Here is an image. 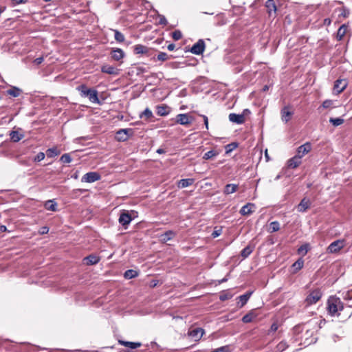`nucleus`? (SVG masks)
<instances>
[{"mask_svg":"<svg viewBox=\"0 0 352 352\" xmlns=\"http://www.w3.org/2000/svg\"><path fill=\"white\" fill-rule=\"evenodd\" d=\"M254 250V247H252L250 245H248L246 246L245 248H243L241 252V256L243 258H245L247 257H248L250 254Z\"/></svg>","mask_w":352,"mask_h":352,"instance_id":"nucleus-37","label":"nucleus"},{"mask_svg":"<svg viewBox=\"0 0 352 352\" xmlns=\"http://www.w3.org/2000/svg\"><path fill=\"white\" fill-rule=\"evenodd\" d=\"M347 86V82L345 79H338L336 80L333 86V91L337 94L343 91Z\"/></svg>","mask_w":352,"mask_h":352,"instance_id":"nucleus-10","label":"nucleus"},{"mask_svg":"<svg viewBox=\"0 0 352 352\" xmlns=\"http://www.w3.org/2000/svg\"><path fill=\"white\" fill-rule=\"evenodd\" d=\"M194 182V179L188 178V179H182L179 181L178 186L179 188H186L190 185H192Z\"/></svg>","mask_w":352,"mask_h":352,"instance_id":"nucleus-34","label":"nucleus"},{"mask_svg":"<svg viewBox=\"0 0 352 352\" xmlns=\"http://www.w3.org/2000/svg\"><path fill=\"white\" fill-rule=\"evenodd\" d=\"M278 326L276 323H273L272 325H271V327L269 330V334L271 333H274L275 331H276L278 330Z\"/></svg>","mask_w":352,"mask_h":352,"instance_id":"nucleus-55","label":"nucleus"},{"mask_svg":"<svg viewBox=\"0 0 352 352\" xmlns=\"http://www.w3.org/2000/svg\"><path fill=\"white\" fill-rule=\"evenodd\" d=\"M344 119L341 118H331L329 119V122L332 124L334 126H338L344 123Z\"/></svg>","mask_w":352,"mask_h":352,"instance_id":"nucleus-42","label":"nucleus"},{"mask_svg":"<svg viewBox=\"0 0 352 352\" xmlns=\"http://www.w3.org/2000/svg\"><path fill=\"white\" fill-rule=\"evenodd\" d=\"M323 320H320V323L316 319L310 320L308 322L302 325H296L294 328V332L296 334H299L301 332L305 331L300 338L304 340V344L309 345L311 343L315 342L316 338H314V334L316 331L317 328H321V324Z\"/></svg>","mask_w":352,"mask_h":352,"instance_id":"nucleus-1","label":"nucleus"},{"mask_svg":"<svg viewBox=\"0 0 352 352\" xmlns=\"http://www.w3.org/2000/svg\"><path fill=\"white\" fill-rule=\"evenodd\" d=\"M131 131V129H122L116 133V139L120 142L126 141L128 139L129 132Z\"/></svg>","mask_w":352,"mask_h":352,"instance_id":"nucleus-14","label":"nucleus"},{"mask_svg":"<svg viewBox=\"0 0 352 352\" xmlns=\"http://www.w3.org/2000/svg\"><path fill=\"white\" fill-rule=\"evenodd\" d=\"M45 155L43 152H39L34 158V162H39L45 159Z\"/></svg>","mask_w":352,"mask_h":352,"instance_id":"nucleus-50","label":"nucleus"},{"mask_svg":"<svg viewBox=\"0 0 352 352\" xmlns=\"http://www.w3.org/2000/svg\"><path fill=\"white\" fill-rule=\"evenodd\" d=\"M302 162L300 155H296L287 162V166L289 168H295L298 167Z\"/></svg>","mask_w":352,"mask_h":352,"instance_id":"nucleus-20","label":"nucleus"},{"mask_svg":"<svg viewBox=\"0 0 352 352\" xmlns=\"http://www.w3.org/2000/svg\"><path fill=\"white\" fill-rule=\"evenodd\" d=\"M322 297L320 289H316L310 292L305 299L307 305L316 304Z\"/></svg>","mask_w":352,"mask_h":352,"instance_id":"nucleus-5","label":"nucleus"},{"mask_svg":"<svg viewBox=\"0 0 352 352\" xmlns=\"http://www.w3.org/2000/svg\"><path fill=\"white\" fill-rule=\"evenodd\" d=\"M172 37L175 41H179L182 37V34L180 30H175L172 33Z\"/></svg>","mask_w":352,"mask_h":352,"instance_id":"nucleus-49","label":"nucleus"},{"mask_svg":"<svg viewBox=\"0 0 352 352\" xmlns=\"http://www.w3.org/2000/svg\"><path fill=\"white\" fill-rule=\"evenodd\" d=\"M141 118H144L146 121L151 120L153 118V114L151 110L148 108H146L144 111L140 114Z\"/></svg>","mask_w":352,"mask_h":352,"instance_id":"nucleus-35","label":"nucleus"},{"mask_svg":"<svg viewBox=\"0 0 352 352\" xmlns=\"http://www.w3.org/2000/svg\"><path fill=\"white\" fill-rule=\"evenodd\" d=\"M101 178L100 175L97 172H89L85 174L82 178L81 182L85 183H93L100 180Z\"/></svg>","mask_w":352,"mask_h":352,"instance_id":"nucleus-7","label":"nucleus"},{"mask_svg":"<svg viewBox=\"0 0 352 352\" xmlns=\"http://www.w3.org/2000/svg\"><path fill=\"white\" fill-rule=\"evenodd\" d=\"M236 144H228L227 147H230L229 150L227 151V152L228 151H230L232 148H232H236Z\"/></svg>","mask_w":352,"mask_h":352,"instance_id":"nucleus-63","label":"nucleus"},{"mask_svg":"<svg viewBox=\"0 0 352 352\" xmlns=\"http://www.w3.org/2000/svg\"><path fill=\"white\" fill-rule=\"evenodd\" d=\"M236 144H228L227 147H230L229 150L227 151V152L228 151H230L232 148H232H236Z\"/></svg>","mask_w":352,"mask_h":352,"instance_id":"nucleus-64","label":"nucleus"},{"mask_svg":"<svg viewBox=\"0 0 352 352\" xmlns=\"http://www.w3.org/2000/svg\"><path fill=\"white\" fill-rule=\"evenodd\" d=\"M175 47V44H173V43H170V44H169V45L167 46V49H168L169 51H173V50H174Z\"/></svg>","mask_w":352,"mask_h":352,"instance_id":"nucleus-61","label":"nucleus"},{"mask_svg":"<svg viewBox=\"0 0 352 352\" xmlns=\"http://www.w3.org/2000/svg\"><path fill=\"white\" fill-rule=\"evenodd\" d=\"M201 116L203 118L204 122L206 126V129L208 130V118L205 115H201Z\"/></svg>","mask_w":352,"mask_h":352,"instance_id":"nucleus-57","label":"nucleus"},{"mask_svg":"<svg viewBox=\"0 0 352 352\" xmlns=\"http://www.w3.org/2000/svg\"><path fill=\"white\" fill-rule=\"evenodd\" d=\"M43 60H44L43 57L41 56V57H38V58H36V59H34V63L38 65L41 64L43 62Z\"/></svg>","mask_w":352,"mask_h":352,"instance_id":"nucleus-56","label":"nucleus"},{"mask_svg":"<svg viewBox=\"0 0 352 352\" xmlns=\"http://www.w3.org/2000/svg\"><path fill=\"white\" fill-rule=\"evenodd\" d=\"M217 153L216 151H214V150H210L208 152H206V153H204V156H203V159L204 160H210L211 159L212 157L217 155Z\"/></svg>","mask_w":352,"mask_h":352,"instance_id":"nucleus-44","label":"nucleus"},{"mask_svg":"<svg viewBox=\"0 0 352 352\" xmlns=\"http://www.w3.org/2000/svg\"><path fill=\"white\" fill-rule=\"evenodd\" d=\"M60 161L63 163H70L72 161V159L70 154L65 153L60 157Z\"/></svg>","mask_w":352,"mask_h":352,"instance_id":"nucleus-46","label":"nucleus"},{"mask_svg":"<svg viewBox=\"0 0 352 352\" xmlns=\"http://www.w3.org/2000/svg\"><path fill=\"white\" fill-rule=\"evenodd\" d=\"M118 342L124 346L129 347L130 349H134L140 347L142 344L140 342H133L124 340H119Z\"/></svg>","mask_w":352,"mask_h":352,"instance_id":"nucleus-33","label":"nucleus"},{"mask_svg":"<svg viewBox=\"0 0 352 352\" xmlns=\"http://www.w3.org/2000/svg\"><path fill=\"white\" fill-rule=\"evenodd\" d=\"M101 72L104 74H108L111 75H118L119 74V69L116 67L109 65H104L101 67Z\"/></svg>","mask_w":352,"mask_h":352,"instance_id":"nucleus-17","label":"nucleus"},{"mask_svg":"<svg viewBox=\"0 0 352 352\" xmlns=\"http://www.w3.org/2000/svg\"><path fill=\"white\" fill-rule=\"evenodd\" d=\"M176 235V233L173 230H168L165 232L164 233L162 234L160 236V239L161 241L163 243H166L170 240H171Z\"/></svg>","mask_w":352,"mask_h":352,"instance_id":"nucleus-23","label":"nucleus"},{"mask_svg":"<svg viewBox=\"0 0 352 352\" xmlns=\"http://www.w3.org/2000/svg\"><path fill=\"white\" fill-rule=\"evenodd\" d=\"M236 144H228L227 147H230L229 150L227 151V152L228 151H230L232 148H232H236Z\"/></svg>","mask_w":352,"mask_h":352,"instance_id":"nucleus-62","label":"nucleus"},{"mask_svg":"<svg viewBox=\"0 0 352 352\" xmlns=\"http://www.w3.org/2000/svg\"><path fill=\"white\" fill-rule=\"evenodd\" d=\"M132 219L133 218L129 212H123L120 214L118 221L125 229H126Z\"/></svg>","mask_w":352,"mask_h":352,"instance_id":"nucleus-9","label":"nucleus"},{"mask_svg":"<svg viewBox=\"0 0 352 352\" xmlns=\"http://www.w3.org/2000/svg\"><path fill=\"white\" fill-rule=\"evenodd\" d=\"M258 314H256L255 310H251L247 314H245L242 318V322L244 323H249L252 322L255 318H256Z\"/></svg>","mask_w":352,"mask_h":352,"instance_id":"nucleus-22","label":"nucleus"},{"mask_svg":"<svg viewBox=\"0 0 352 352\" xmlns=\"http://www.w3.org/2000/svg\"><path fill=\"white\" fill-rule=\"evenodd\" d=\"M168 21L166 19V17L164 15H160L159 16V24L166 25H167Z\"/></svg>","mask_w":352,"mask_h":352,"instance_id":"nucleus-54","label":"nucleus"},{"mask_svg":"<svg viewBox=\"0 0 352 352\" xmlns=\"http://www.w3.org/2000/svg\"><path fill=\"white\" fill-rule=\"evenodd\" d=\"M205 50V42L203 39H199L196 43H195L190 52L196 55L201 54Z\"/></svg>","mask_w":352,"mask_h":352,"instance_id":"nucleus-8","label":"nucleus"},{"mask_svg":"<svg viewBox=\"0 0 352 352\" xmlns=\"http://www.w3.org/2000/svg\"><path fill=\"white\" fill-rule=\"evenodd\" d=\"M21 90L16 87H12L11 89L7 91V94L13 97H18L21 94Z\"/></svg>","mask_w":352,"mask_h":352,"instance_id":"nucleus-40","label":"nucleus"},{"mask_svg":"<svg viewBox=\"0 0 352 352\" xmlns=\"http://www.w3.org/2000/svg\"><path fill=\"white\" fill-rule=\"evenodd\" d=\"M138 276V272L134 270H128L124 274V276L126 279H131L137 277Z\"/></svg>","mask_w":352,"mask_h":352,"instance_id":"nucleus-38","label":"nucleus"},{"mask_svg":"<svg viewBox=\"0 0 352 352\" xmlns=\"http://www.w3.org/2000/svg\"><path fill=\"white\" fill-rule=\"evenodd\" d=\"M255 208V205L252 203H248L245 206H243L240 210V214L243 216L249 215L254 212V208Z\"/></svg>","mask_w":352,"mask_h":352,"instance_id":"nucleus-21","label":"nucleus"},{"mask_svg":"<svg viewBox=\"0 0 352 352\" xmlns=\"http://www.w3.org/2000/svg\"><path fill=\"white\" fill-rule=\"evenodd\" d=\"M45 208L47 210H50L52 212L57 211V203L54 199H50L45 202L44 204Z\"/></svg>","mask_w":352,"mask_h":352,"instance_id":"nucleus-26","label":"nucleus"},{"mask_svg":"<svg viewBox=\"0 0 352 352\" xmlns=\"http://www.w3.org/2000/svg\"><path fill=\"white\" fill-rule=\"evenodd\" d=\"M60 151L56 147H52L47 149L46 155L47 157L52 158L55 156L58 155Z\"/></svg>","mask_w":352,"mask_h":352,"instance_id":"nucleus-36","label":"nucleus"},{"mask_svg":"<svg viewBox=\"0 0 352 352\" xmlns=\"http://www.w3.org/2000/svg\"><path fill=\"white\" fill-rule=\"evenodd\" d=\"M156 113L158 116H166L169 114V107L166 104L158 105L156 107Z\"/></svg>","mask_w":352,"mask_h":352,"instance_id":"nucleus-24","label":"nucleus"},{"mask_svg":"<svg viewBox=\"0 0 352 352\" xmlns=\"http://www.w3.org/2000/svg\"><path fill=\"white\" fill-rule=\"evenodd\" d=\"M233 296V294L229 292V291H223L220 293L219 295V300L221 301H226L227 300H229L232 298Z\"/></svg>","mask_w":352,"mask_h":352,"instance_id":"nucleus-39","label":"nucleus"},{"mask_svg":"<svg viewBox=\"0 0 352 352\" xmlns=\"http://www.w3.org/2000/svg\"><path fill=\"white\" fill-rule=\"evenodd\" d=\"M311 205L309 199L306 197L303 198L300 204L297 206V210L300 212H305Z\"/></svg>","mask_w":352,"mask_h":352,"instance_id":"nucleus-18","label":"nucleus"},{"mask_svg":"<svg viewBox=\"0 0 352 352\" xmlns=\"http://www.w3.org/2000/svg\"><path fill=\"white\" fill-rule=\"evenodd\" d=\"M204 331L202 328H195L188 332V335L194 339V340L197 341L201 339L203 336Z\"/></svg>","mask_w":352,"mask_h":352,"instance_id":"nucleus-16","label":"nucleus"},{"mask_svg":"<svg viewBox=\"0 0 352 352\" xmlns=\"http://www.w3.org/2000/svg\"><path fill=\"white\" fill-rule=\"evenodd\" d=\"M238 189V185L234 184H228L226 185L223 193L226 195H230L235 192Z\"/></svg>","mask_w":352,"mask_h":352,"instance_id":"nucleus-31","label":"nucleus"},{"mask_svg":"<svg viewBox=\"0 0 352 352\" xmlns=\"http://www.w3.org/2000/svg\"><path fill=\"white\" fill-rule=\"evenodd\" d=\"M343 308V303L340 298L330 297L329 298L327 301V310L331 316L339 315V311H342Z\"/></svg>","mask_w":352,"mask_h":352,"instance_id":"nucleus-2","label":"nucleus"},{"mask_svg":"<svg viewBox=\"0 0 352 352\" xmlns=\"http://www.w3.org/2000/svg\"><path fill=\"white\" fill-rule=\"evenodd\" d=\"M10 137L12 142H18L23 138L24 135L23 133H20L17 131H11L10 133Z\"/></svg>","mask_w":352,"mask_h":352,"instance_id":"nucleus-30","label":"nucleus"},{"mask_svg":"<svg viewBox=\"0 0 352 352\" xmlns=\"http://www.w3.org/2000/svg\"><path fill=\"white\" fill-rule=\"evenodd\" d=\"M76 89L80 92L82 96L88 97L92 103L100 104L98 91L96 89H88L85 85H79Z\"/></svg>","mask_w":352,"mask_h":352,"instance_id":"nucleus-3","label":"nucleus"},{"mask_svg":"<svg viewBox=\"0 0 352 352\" xmlns=\"http://www.w3.org/2000/svg\"><path fill=\"white\" fill-rule=\"evenodd\" d=\"M331 20L330 19L327 18V19H324L323 23L324 25L329 26L331 25Z\"/></svg>","mask_w":352,"mask_h":352,"instance_id":"nucleus-59","label":"nucleus"},{"mask_svg":"<svg viewBox=\"0 0 352 352\" xmlns=\"http://www.w3.org/2000/svg\"><path fill=\"white\" fill-rule=\"evenodd\" d=\"M342 296L346 302L347 306L352 307V289L342 292Z\"/></svg>","mask_w":352,"mask_h":352,"instance_id":"nucleus-25","label":"nucleus"},{"mask_svg":"<svg viewBox=\"0 0 352 352\" xmlns=\"http://www.w3.org/2000/svg\"><path fill=\"white\" fill-rule=\"evenodd\" d=\"M333 105V101L331 100H325L322 104V106L319 107L320 109L322 107L323 109H328L331 107Z\"/></svg>","mask_w":352,"mask_h":352,"instance_id":"nucleus-47","label":"nucleus"},{"mask_svg":"<svg viewBox=\"0 0 352 352\" xmlns=\"http://www.w3.org/2000/svg\"><path fill=\"white\" fill-rule=\"evenodd\" d=\"M270 229L271 232L278 231L280 229V223L276 221L271 222L270 225Z\"/></svg>","mask_w":352,"mask_h":352,"instance_id":"nucleus-43","label":"nucleus"},{"mask_svg":"<svg viewBox=\"0 0 352 352\" xmlns=\"http://www.w3.org/2000/svg\"><path fill=\"white\" fill-rule=\"evenodd\" d=\"M344 246V240H336L332 242L327 248V252L333 254L338 252L340 250H342Z\"/></svg>","mask_w":352,"mask_h":352,"instance_id":"nucleus-6","label":"nucleus"},{"mask_svg":"<svg viewBox=\"0 0 352 352\" xmlns=\"http://www.w3.org/2000/svg\"><path fill=\"white\" fill-rule=\"evenodd\" d=\"M221 233V230H214L212 233V236L213 238H216L217 236H219Z\"/></svg>","mask_w":352,"mask_h":352,"instance_id":"nucleus-58","label":"nucleus"},{"mask_svg":"<svg viewBox=\"0 0 352 352\" xmlns=\"http://www.w3.org/2000/svg\"><path fill=\"white\" fill-rule=\"evenodd\" d=\"M156 58L160 61H165L169 59L170 56L166 52H160Z\"/></svg>","mask_w":352,"mask_h":352,"instance_id":"nucleus-45","label":"nucleus"},{"mask_svg":"<svg viewBox=\"0 0 352 352\" xmlns=\"http://www.w3.org/2000/svg\"><path fill=\"white\" fill-rule=\"evenodd\" d=\"M250 111L248 109H245L241 114L231 113L228 116L229 120L232 123L237 124H242L245 122V116L249 115Z\"/></svg>","mask_w":352,"mask_h":352,"instance_id":"nucleus-4","label":"nucleus"},{"mask_svg":"<svg viewBox=\"0 0 352 352\" xmlns=\"http://www.w3.org/2000/svg\"><path fill=\"white\" fill-rule=\"evenodd\" d=\"M281 119L282 120L287 123L288 122L293 115V112L289 111V107L285 106L281 109Z\"/></svg>","mask_w":352,"mask_h":352,"instance_id":"nucleus-13","label":"nucleus"},{"mask_svg":"<svg viewBox=\"0 0 352 352\" xmlns=\"http://www.w3.org/2000/svg\"><path fill=\"white\" fill-rule=\"evenodd\" d=\"M133 51L135 54H144L148 52V48L143 45H135L133 47Z\"/></svg>","mask_w":352,"mask_h":352,"instance_id":"nucleus-29","label":"nucleus"},{"mask_svg":"<svg viewBox=\"0 0 352 352\" xmlns=\"http://www.w3.org/2000/svg\"><path fill=\"white\" fill-rule=\"evenodd\" d=\"M292 267L295 268L296 270H300L303 267V261L298 259L292 265Z\"/></svg>","mask_w":352,"mask_h":352,"instance_id":"nucleus-48","label":"nucleus"},{"mask_svg":"<svg viewBox=\"0 0 352 352\" xmlns=\"http://www.w3.org/2000/svg\"><path fill=\"white\" fill-rule=\"evenodd\" d=\"M265 7L267 8V12L270 15H272V14H274V16L276 15L277 6L274 0H267Z\"/></svg>","mask_w":352,"mask_h":352,"instance_id":"nucleus-19","label":"nucleus"},{"mask_svg":"<svg viewBox=\"0 0 352 352\" xmlns=\"http://www.w3.org/2000/svg\"><path fill=\"white\" fill-rule=\"evenodd\" d=\"M212 352H230L229 346H223L219 348H217L212 351Z\"/></svg>","mask_w":352,"mask_h":352,"instance_id":"nucleus-51","label":"nucleus"},{"mask_svg":"<svg viewBox=\"0 0 352 352\" xmlns=\"http://www.w3.org/2000/svg\"><path fill=\"white\" fill-rule=\"evenodd\" d=\"M28 0H11L12 5L16 6L19 4L26 3Z\"/></svg>","mask_w":352,"mask_h":352,"instance_id":"nucleus-53","label":"nucleus"},{"mask_svg":"<svg viewBox=\"0 0 352 352\" xmlns=\"http://www.w3.org/2000/svg\"><path fill=\"white\" fill-rule=\"evenodd\" d=\"M350 14V11L346 8H342L340 15L344 18H347Z\"/></svg>","mask_w":352,"mask_h":352,"instance_id":"nucleus-52","label":"nucleus"},{"mask_svg":"<svg viewBox=\"0 0 352 352\" xmlns=\"http://www.w3.org/2000/svg\"><path fill=\"white\" fill-rule=\"evenodd\" d=\"M347 30L348 25H346V24H343L339 28L336 36L338 41H341L343 38V37L346 33Z\"/></svg>","mask_w":352,"mask_h":352,"instance_id":"nucleus-32","label":"nucleus"},{"mask_svg":"<svg viewBox=\"0 0 352 352\" xmlns=\"http://www.w3.org/2000/svg\"><path fill=\"white\" fill-rule=\"evenodd\" d=\"M311 149V145L309 142H306L305 144L300 146L297 149V155H300V159L308 153Z\"/></svg>","mask_w":352,"mask_h":352,"instance_id":"nucleus-15","label":"nucleus"},{"mask_svg":"<svg viewBox=\"0 0 352 352\" xmlns=\"http://www.w3.org/2000/svg\"><path fill=\"white\" fill-rule=\"evenodd\" d=\"M111 56L114 60L119 61L125 56V53L120 48H113L111 52Z\"/></svg>","mask_w":352,"mask_h":352,"instance_id":"nucleus-12","label":"nucleus"},{"mask_svg":"<svg viewBox=\"0 0 352 352\" xmlns=\"http://www.w3.org/2000/svg\"><path fill=\"white\" fill-rule=\"evenodd\" d=\"M192 118L187 113H180L177 116L176 122L181 125H187L192 122Z\"/></svg>","mask_w":352,"mask_h":352,"instance_id":"nucleus-11","label":"nucleus"},{"mask_svg":"<svg viewBox=\"0 0 352 352\" xmlns=\"http://www.w3.org/2000/svg\"><path fill=\"white\" fill-rule=\"evenodd\" d=\"M84 261H85V263L87 265H95V264H97L100 261V258L98 256L91 254V255L86 256L84 258Z\"/></svg>","mask_w":352,"mask_h":352,"instance_id":"nucleus-28","label":"nucleus"},{"mask_svg":"<svg viewBox=\"0 0 352 352\" xmlns=\"http://www.w3.org/2000/svg\"><path fill=\"white\" fill-rule=\"evenodd\" d=\"M112 30L114 32V38L116 41H118V43H122L124 41V39H125L124 35L122 32H120L118 30Z\"/></svg>","mask_w":352,"mask_h":352,"instance_id":"nucleus-41","label":"nucleus"},{"mask_svg":"<svg viewBox=\"0 0 352 352\" xmlns=\"http://www.w3.org/2000/svg\"><path fill=\"white\" fill-rule=\"evenodd\" d=\"M49 232V228L47 227H43L41 230V234H46Z\"/></svg>","mask_w":352,"mask_h":352,"instance_id":"nucleus-60","label":"nucleus"},{"mask_svg":"<svg viewBox=\"0 0 352 352\" xmlns=\"http://www.w3.org/2000/svg\"><path fill=\"white\" fill-rule=\"evenodd\" d=\"M252 294V292H248L245 294L239 296V301L238 302V305H239L240 307H243L247 303Z\"/></svg>","mask_w":352,"mask_h":352,"instance_id":"nucleus-27","label":"nucleus"}]
</instances>
